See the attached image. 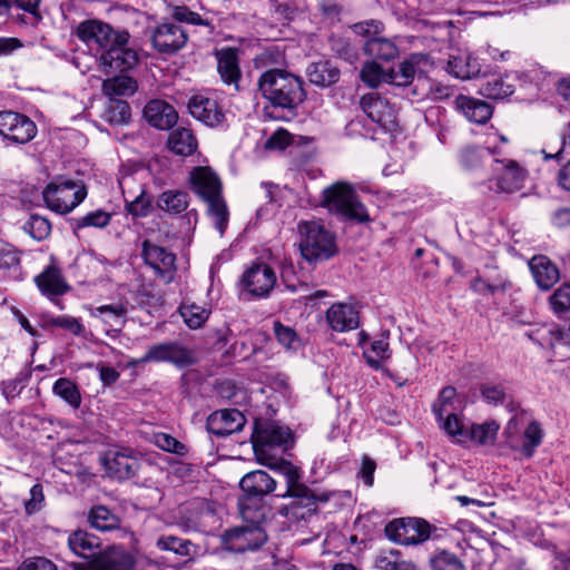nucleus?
<instances>
[{
  "label": "nucleus",
  "instance_id": "nucleus-60",
  "mask_svg": "<svg viewBox=\"0 0 570 570\" xmlns=\"http://www.w3.org/2000/svg\"><path fill=\"white\" fill-rule=\"evenodd\" d=\"M111 219V216L109 213L97 209L94 212H90L86 214L85 216L78 218L75 220L77 228H83V227H97L102 228L106 227Z\"/></svg>",
  "mask_w": 570,
  "mask_h": 570
},
{
  "label": "nucleus",
  "instance_id": "nucleus-41",
  "mask_svg": "<svg viewBox=\"0 0 570 570\" xmlns=\"http://www.w3.org/2000/svg\"><path fill=\"white\" fill-rule=\"evenodd\" d=\"M156 547L161 551H170L179 557L191 558L196 553V546L188 539L171 534H163L156 541Z\"/></svg>",
  "mask_w": 570,
  "mask_h": 570
},
{
  "label": "nucleus",
  "instance_id": "nucleus-12",
  "mask_svg": "<svg viewBox=\"0 0 570 570\" xmlns=\"http://www.w3.org/2000/svg\"><path fill=\"white\" fill-rule=\"evenodd\" d=\"M360 107L366 117L383 132H394L397 129L396 109L390 101L376 92L363 95Z\"/></svg>",
  "mask_w": 570,
  "mask_h": 570
},
{
  "label": "nucleus",
  "instance_id": "nucleus-44",
  "mask_svg": "<svg viewBox=\"0 0 570 570\" xmlns=\"http://www.w3.org/2000/svg\"><path fill=\"white\" fill-rule=\"evenodd\" d=\"M90 525L99 531H110L119 527V518L104 505L91 508L88 514Z\"/></svg>",
  "mask_w": 570,
  "mask_h": 570
},
{
  "label": "nucleus",
  "instance_id": "nucleus-15",
  "mask_svg": "<svg viewBox=\"0 0 570 570\" xmlns=\"http://www.w3.org/2000/svg\"><path fill=\"white\" fill-rule=\"evenodd\" d=\"M187 39L185 29L175 22L159 23L150 31L153 48L160 53H176L185 47Z\"/></svg>",
  "mask_w": 570,
  "mask_h": 570
},
{
  "label": "nucleus",
  "instance_id": "nucleus-2",
  "mask_svg": "<svg viewBox=\"0 0 570 570\" xmlns=\"http://www.w3.org/2000/svg\"><path fill=\"white\" fill-rule=\"evenodd\" d=\"M293 444V434L288 428L275 422L257 424L253 433V448L258 462L281 474V464L291 463L276 458V451L285 452Z\"/></svg>",
  "mask_w": 570,
  "mask_h": 570
},
{
  "label": "nucleus",
  "instance_id": "nucleus-53",
  "mask_svg": "<svg viewBox=\"0 0 570 570\" xmlns=\"http://www.w3.org/2000/svg\"><path fill=\"white\" fill-rule=\"evenodd\" d=\"M432 570H465L462 561L448 551H440L430 559Z\"/></svg>",
  "mask_w": 570,
  "mask_h": 570
},
{
  "label": "nucleus",
  "instance_id": "nucleus-19",
  "mask_svg": "<svg viewBox=\"0 0 570 570\" xmlns=\"http://www.w3.org/2000/svg\"><path fill=\"white\" fill-rule=\"evenodd\" d=\"M277 282L274 269L265 264L257 263L247 268L242 277L245 289L255 297H267Z\"/></svg>",
  "mask_w": 570,
  "mask_h": 570
},
{
  "label": "nucleus",
  "instance_id": "nucleus-43",
  "mask_svg": "<svg viewBox=\"0 0 570 570\" xmlns=\"http://www.w3.org/2000/svg\"><path fill=\"white\" fill-rule=\"evenodd\" d=\"M136 90L137 82L128 76L112 77L102 82V91L110 99H114V97L131 96Z\"/></svg>",
  "mask_w": 570,
  "mask_h": 570
},
{
  "label": "nucleus",
  "instance_id": "nucleus-57",
  "mask_svg": "<svg viewBox=\"0 0 570 570\" xmlns=\"http://www.w3.org/2000/svg\"><path fill=\"white\" fill-rule=\"evenodd\" d=\"M389 356V343L385 340L372 342L371 348L364 352L366 363L375 370H379L381 367L382 360L387 358Z\"/></svg>",
  "mask_w": 570,
  "mask_h": 570
},
{
  "label": "nucleus",
  "instance_id": "nucleus-23",
  "mask_svg": "<svg viewBox=\"0 0 570 570\" xmlns=\"http://www.w3.org/2000/svg\"><path fill=\"white\" fill-rule=\"evenodd\" d=\"M128 41H121L111 46L99 59L100 66L107 72H124L134 68L138 62L137 52L129 48Z\"/></svg>",
  "mask_w": 570,
  "mask_h": 570
},
{
  "label": "nucleus",
  "instance_id": "nucleus-7",
  "mask_svg": "<svg viewBox=\"0 0 570 570\" xmlns=\"http://www.w3.org/2000/svg\"><path fill=\"white\" fill-rule=\"evenodd\" d=\"M73 35L98 57V60L115 43L129 40L127 31H117L109 23L99 19L80 21L75 28Z\"/></svg>",
  "mask_w": 570,
  "mask_h": 570
},
{
  "label": "nucleus",
  "instance_id": "nucleus-55",
  "mask_svg": "<svg viewBox=\"0 0 570 570\" xmlns=\"http://www.w3.org/2000/svg\"><path fill=\"white\" fill-rule=\"evenodd\" d=\"M130 106L128 102L118 99H110L106 110V118L111 124H125L130 119Z\"/></svg>",
  "mask_w": 570,
  "mask_h": 570
},
{
  "label": "nucleus",
  "instance_id": "nucleus-10",
  "mask_svg": "<svg viewBox=\"0 0 570 570\" xmlns=\"http://www.w3.org/2000/svg\"><path fill=\"white\" fill-rule=\"evenodd\" d=\"M493 176L490 187L497 193L513 194L524 187L528 170L518 161L509 158H493Z\"/></svg>",
  "mask_w": 570,
  "mask_h": 570
},
{
  "label": "nucleus",
  "instance_id": "nucleus-58",
  "mask_svg": "<svg viewBox=\"0 0 570 570\" xmlns=\"http://www.w3.org/2000/svg\"><path fill=\"white\" fill-rule=\"evenodd\" d=\"M206 518H213V513L212 511L206 508V507H202L199 509V511H197L195 513V515H190V517H187V518H183L178 525L185 531V532H190V531H206V524H205V519Z\"/></svg>",
  "mask_w": 570,
  "mask_h": 570
},
{
  "label": "nucleus",
  "instance_id": "nucleus-3",
  "mask_svg": "<svg viewBox=\"0 0 570 570\" xmlns=\"http://www.w3.org/2000/svg\"><path fill=\"white\" fill-rule=\"evenodd\" d=\"M276 485V479L263 470L252 471L242 478L239 487L244 494L238 501V507L244 521H265L266 507L263 499L273 493Z\"/></svg>",
  "mask_w": 570,
  "mask_h": 570
},
{
  "label": "nucleus",
  "instance_id": "nucleus-54",
  "mask_svg": "<svg viewBox=\"0 0 570 570\" xmlns=\"http://www.w3.org/2000/svg\"><path fill=\"white\" fill-rule=\"evenodd\" d=\"M360 77L368 87L376 88L385 82L386 72L375 61H367L362 67Z\"/></svg>",
  "mask_w": 570,
  "mask_h": 570
},
{
  "label": "nucleus",
  "instance_id": "nucleus-51",
  "mask_svg": "<svg viewBox=\"0 0 570 570\" xmlns=\"http://www.w3.org/2000/svg\"><path fill=\"white\" fill-rule=\"evenodd\" d=\"M439 424L456 442L462 443L469 440V430L463 425L458 413L445 416Z\"/></svg>",
  "mask_w": 570,
  "mask_h": 570
},
{
  "label": "nucleus",
  "instance_id": "nucleus-32",
  "mask_svg": "<svg viewBox=\"0 0 570 570\" xmlns=\"http://www.w3.org/2000/svg\"><path fill=\"white\" fill-rule=\"evenodd\" d=\"M217 70L226 85L234 86L238 89L240 69L236 49L226 48L217 52Z\"/></svg>",
  "mask_w": 570,
  "mask_h": 570
},
{
  "label": "nucleus",
  "instance_id": "nucleus-8",
  "mask_svg": "<svg viewBox=\"0 0 570 570\" xmlns=\"http://www.w3.org/2000/svg\"><path fill=\"white\" fill-rule=\"evenodd\" d=\"M301 233L299 248L308 262L328 259L337 252L334 236L317 222H304L298 226Z\"/></svg>",
  "mask_w": 570,
  "mask_h": 570
},
{
  "label": "nucleus",
  "instance_id": "nucleus-17",
  "mask_svg": "<svg viewBox=\"0 0 570 570\" xmlns=\"http://www.w3.org/2000/svg\"><path fill=\"white\" fill-rule=\"evenodd\" d=\"M141 256L145 263L150 266L155 274L166 284L174 281L176 274V256L171 252L150 240H144Z\"/></svg>",
  "mask_w": 570,
  "mask_h": 570
},
{
  "label": "nucleus",
  "instance_id": "nucleus-34",
  "mask_svg": "<svg viewBox=\"0 0 570 570\" xmlns=\"http://www.w3.org/2000/svg\"><path fill=\"white\" fill-rule=\"evenodd\" d=\"M462 406V401L458 397L455 387L445 386L441 390L438 399L434 401L432 411L436 421L441 423L445 416L460 412Z\"/></svg>",
  "mask_w": 570,
  "mask_h": 570
},
{
  "label": "nucleus",
  "instance_id": "nucleus-25",
  "mask_svg": "<svg viewBox=\"0 0 570 570\" xmlns=\"http://www.w3.org/2000/svg\"><path fill=\"white\" fill-rule=\"evenodd\" d=\"M326 322L335 332H348L358 327V311L353 304L334 303L326 311Z\"/></svg>",
  "mask_w": 570,
  "mask_h": 570
},
{
  "label": "nucleus",
  "instance_id": "nucleus-22",
  "mask_svg": "<svg viewBox=\"0 0 570 570\" xmlns=\"http://www.w3.org/2000/svg\"><path fill=\"white\" fill-rule=\"evenodd\" d=\"M246 423L244 414L237 409H224L212 413L206 423L210 434L223 438L240 431Z\"/></svg>",
  "mask_w": 570,
  "mask_h": 570
},
{
  "label": "nucleus",
  "instance_id": "nucleus-36",
  "mask_svg": "<svg viewBox=\"0 0 570 570\" xmlns=\"http://www.w3.org/2000/svg\"><path fill=\"white\" fill-rule=\"evenodd\" d=\"M363 50L366 56L390 61L399 56V48L393 40L384 37H372L363 43Z\"/></svg>",
  "mask_w": 570,
  "mask_h": 570
},
{
  "label": "nucleus",
  "instance_id": "nucleus-20",
  "mask_svg": "<svg viewBox=\"0 0 570 570\" xmlns=\"http://www.w3.org/2000/svg\"><path fill=\"white\" fill-rule=\"evenodd\" d=\"M189 114L208 127H219L226 121L223 108L217 100L204 94L193 96L188 101Z\"/></svg>",
  "mask_w": 570,
  "mask_h": 570
},
{
  "label": "nucleus",
  "instance_id": "nucleus-26",
  "mask_svg": "<svg viewBox=\"0 0 570 570\" xmlns=\"http://www.w3.org/2000/svg\"><path fill=\"white\" fill-rule=\"evenodd\" d=\"M129 309L128 302H118L91 308L90 315L99 320L108 331L120 332L127 322Z\"/></svg>",
  "mask_w": 570,
  "mask_h": 570
},
{
  "label": "nucleus",
  "instance_id": "nucleus-29",
  "mask_svg": "<svg viewBox=\"0 0 570 570\" xmlns=\"http://www.w3.org/2000/svg\"><path fill=\"white\" fill-rule=\"evenodd\" d=\"M134 183L132 177H125L120 180L126 209L129 214L136 217H145L149 213L150 199L146 196L142 185H138L137 191L130 188Z\"/></svg>",
  "mask_w": 570,
  "mask_h": 570
},
{
  "label": "nucleus",
  "instance_id": "nucleus-30",
  "mask_svg": "<svg viewBox=\"0 0 570 570\" xmlns=\"http://www.w3.org/2000/svg\"><path fill=\"white\" fill-rule=\"evenodd\" d=\"M529 267L537 285L543 291L550 289L560 279L558 267L547 256L532 257Z\"/></svg>",
  "mask_w": 570,
  "mask_h": 570
},
{
  "label": "nucleus",
  "instance_id": "nucleus-64",
  "mask_svg": "<svg viewBox=\"0 0 570 570\" xmlns=\"http://www.w3.org/2000/svg\"><path fill=\"white\" fill-rule=\"evenodd\" d=\"M156 445L167 452L184 455L186 453V446L176 440L174 436L166 433H158L155 435Z\"/></svg>",
  "mask_w": 570,
  "mask_h": 570
},
{
  "label": "nucleus",
  "instance_id": "nucleus-56",
  "mask_svg": "<svg viewBox=\"0 0 570 570\" xmlns=\"http://www.w3.org/2000/svg\"><path fill=\"white\" fill-rule=\"evenodd\" d=\"M511 283L505 278L495 279L493 282L483 278H475L471 283V288L482 295H493L497 292H505Z\"/></svg>",
  "mask_w": 570,
  "mask_h": 570
},
{
  "label": "nucleus",
  "instance_id": "nucleus-27",
  "mask_svg": "<svg viewBox=\"0 0 570 570\" xmlns=\"http://www.w3.org/2000/svg\"><path fill=\"white\" fill-rule=\"evenodd\" d=\"M144 117L155 128L166 130L176 125L178 115L168 102L159 99L150 100L144 108Z\"/></svg>",
  "mask_w": 570,
  "mask_h": 570
},
{
  "label": "nucleus",
  "instance_id": "nucleus-31",
  "mask_svg": "<svg viewBox=\"0 0 570 570\" xmlns=\"http://www.w3.org/2000/svg\"><path fill=\"white\" fill-rule=\"evenodd\" d=\"M446 71L455 78L464 80L479 76L481 73V66L472 53L459 51L455 55H450Z\"/></svg>",
  "mask_w": 570,
  "mask_h": 570
},
{
  "label": "nucleus",
  "instance_id": "nucleus-9",
  "mask_svg": "<svg viewBox=\"0 0 570 570\" xmlns=\"http://www.w3.org/2000/svg\"><path fill=\"white\" fill-rule=\"evenodd\" d=\"M86 196L85 186L61 177L50 181L42 191L47 207L61 215L72 212Z\"/></svg>",
  "mask_w": 570,
  "mask_h": 570
},
{
  "label": "nucleus",
  "instance_id": "nucleus-4",
  "mask_svg": "<svg viewBox=\"0 0 570 570\" xmlns=\"http://www.w3.org/2000/svg\"><path fill=\"white\" fill-rule=\"evenodd\" d=\"M193 190L207 204V213L220 236L229 219V212L222 195V183L209 167H196L190 171Z\"/></svg>",
  "mask_w": 570,
  "mask_h": 570
},
{
  "label": "nucleus",
  "instance_id": "nucleus-24",
  "mask_svg": "<svg viewBox=\"0 0 570 570\" xmlns=\"http://www.w3.org/2000/svg\"><path fill=\"white\" fill-rule=\"evenodd\" d=\"M35 283L39 291L50 299L70 291L61 269L53 262L35 277Z\"/></svg>",
  "mask_w": 570,
  "mask_h": 570
},
{
  "label": "nucleus",
  "instance_id": "nucleus-5",
  "mask_svg": "<svg viewBox=\"0 0 570 570\" xmlns=\"http://www.w3.org/2000/svg\"><path fill=\"white\" fill-rule=\"evenodd\" d=\"M281 475L285 478L286 490L279 493L278 498H291L288 505L281 509V514L292 521H299L309 518L317 511L313 490L301 482V473L292 463L281 464Z\"/></svg>",
  "mask_w": 570,
  "mask_h": 570
},
{
  "label": "nucleus",
  "instance_id": "nucleus-39",
  "mask_svg": "<svg viewBox=\"0 0 570 570\" xmlns=\"http://www.w3.org/2000/svg\"><path fill=\"white\" fill-rule=\"evenodd\" d=\"M20 252L12 247L0 249V281L20 279Z\"/></svg>",
  "mask_w": 570,
  "mask_h": 570
},
{
  "label": "nucleus",
  "instance_id": "nucleus-50",
  "mask_svg": "<svg viewBox=\"0 0 570 570\" xmlns=\"http://www.w3.org/2000/svg\"><path fill=\"white\" fill-rule=\"evenodd\" d=\"M479 92L489 99H503L514 92V86L503 78H491L481 85Z\"/></svg>",
  "mask_w": 570,
  "mask_h": 570
},
{
  "label": "nucleus",
  "instance_id": "nucleus-52",
  "mask_svg": "<svg viewBox=\"0 0 570 570\" xmlns=\"http://www.w3.org/2000/svg\"><path fill=\"white\" fill-rule=\"evenodd\" d=\"M180 315L189 328H199L208 318L209 312L196 304H183Z\"/></svg>",
  "mask_w": 570,
  "mask_h": 570
},
{
  "label": "nucleus",
  "instance_id": "nucleus-61",
  "mask_svg": "<svg viewBox=\"0 0 570 570\" xmlns=\"http://www.w3.org/2000/svg\"><path fill=\"white\" fill-rule=\"evenodd\" d=\"M549 302L554 313L570 311V285L563 284L557 288L550 296Z\"/></svg>",
  "mask_w": 570,
  "mask_h": 570
},
{
  "label": "nucleus",
  "instance_id": "nucleus-1",
  "mask_svg": "<svg viewBox=\"0 0 570 570\" xmlns=\"http://www.w3.org/2000/svg\"><path fill=\"white\" fill-rule=\"evenodd\" d=\"M257 86L262 96L275 108L292 111L306 99L302 78L284 69L266 70L259 76Z\"/></svg>",
  "mask_w": 570,
  "mask_h": 570
},
{
  "label": "nucleus",
  "instance_id": "nucleus-38",
  "mask_svg": "<svg viewBox=\"0 0 570 570\" xmlns=\"http://www.w3.org/2000/svg\"><path fill=\"white\" fill-rule=\"evenodd\" d=\"M168 147L176 155L189 156L197 149V139L187 128H178L170 132Z\"/></svg>",
  "mask_w": 570,
  "mask_h": 570
},
{
  "label": "nucleus",
  "instance_id": "nucleus-11",
  "mask_svg": "<svg viewBox=\"0 0 570 570\" xmlns=\"http://www.w3.org/2000/svg\"><path fill=\"white\" fill-rule=\"evenodd\" d=\"M247 524L227 530L223 543L228 551L243 553L261 548L267 540L262 522L245 521Z\"/></svg>",
  "mask_w": 570,
  "mask_h": 570
},
{
  "label": "nucleus",
  "instance_id": "nucleus-46",
  "mask_svg": "<svg viewBox=\"0 0 570 570\" xmlns=\"http://www.w3.org/2000/svg\"><path fill=\"white\" fill-rule=\"evenodd\" d=\"M568 132L564 130L559 136H551L544 144L541 150L544 160L556 159L563 160L570 156V145L567 142Z\"/></svg>",
  "mask_w": 570,
  "mask_h": 570
},
{
  "label": "nucleus",
  "instance_id": "nucleus-40",
  "mask_svg": "<svg viewBox=\"0 0 570 570\" xmlns=\"http://www.w3.org/2000/svg\"><path fill=\"white\" fill-rule=\"evenodd\" d=\"M188 204L189 196L181 190H166L157 199V207L169 215L181 214Z\"/></svg>",
  "mask_w": 570,
  "mask_h": 570
},
{
  "label": "nucleus",
  "instance_id": "nucleus-18",
  "mask_svg": "<svg viewBox=\"0 0 570 570\" xmlns=\"http://www.w3.org/2000/svg\"><path fill=\"white\" fill-rule=\"evenodd\" d=\"M168 362L176 366H187L193 363L191 352L178 342H165L155 344L148 348L137 364Z\"/></svg>",
  "mask_w": 570,
  "mask_h": 570
},
{
  "label": "nucleus",
  "instance_id": "nucleus-13",
  "mask_svg": "<svg viewBox=\"0 0 570 570\" xmlns=\"http://www.w3.org/2000/svg\"><path fill=\"white\" fill-rule=\"evenodd\" d=\"M385 533L392 541L402 546H412L426 541L431 525L422 519H396L387 523Z\"/></svg>",
  "mask_w": 570,
  "mask_h": 570
},
{
  "label": "nucleus",
  "instance_id": "nucleus-48",
  "mask_svg": "<svg viewBox=\"0 0 570 570\" xmlns=\"http://www.w3.org/2000/svg\"><path fill=\"white\" fill-rule=\"evenodd\" d=\"M500 425L495 421H487L482 424H472L469 430V440L480 445L493 444Z\"/></svg>",
  "mask_w": 570,
  "mask_h": 570
},
{
  "label": "nucleus",
  "instance_id": "nucleus-16",
  "mask_svg": "<svg viewBox=\"0 0 570 570\" xmlns=\"http://www.w3.org/2000/svg\"><path fill=\"white\" fill-rule=\"evenodd\" d=\"M104 465L110 478L125 481L138 474L141 459L129 449L109 451L104 459Z\"/></svg>",
  "mask_w": 570,
  "mask_h": 570
},
{
  "label": "nucleus",
  "instance_id": "nucleus-45",
  "mask_svg": "<svg viewBox=\"0 0 570 570\" xmlns=\"http://www.w3.org/2000/svg\"><path fill=\"white\" fill-rule=\"evenodd\" d=\"M379 570H420L413 562L404 560L399 550H389L380 553L375 559Z\"/></svg>",
  "mask_w": 570,
  "mask_h": 570
},
{
  "label": "nucleus",
  "instance_id": "nucleus-62",
  "mask_svg": "<svg viewBox=\"0 0 570 570\" xmlns=\"http://www.w3.org/2000/svg\"><path fill=\"white\" fill-rule=\"evenodd\" d=\"M483 400L491 405L503 404L507 397L503 385L494 383H484L480 386Z\"/></svg>",
  "mask_w": 570,
  "mask_h": 570
},
{
  "label": "nucleus",
  "instance_id": "nucleus-49",
  "mask_svg": "<svg viewBox=\"0 0 570 570\" xmlns=\"http://www.w3.org/2000/svg\"><path fill=\"white\" fill-rule=\"evenodd\" d=\"M52 391L56 395L61 397L71 407L78 409L81 404V394L72 381L66 377L57 380L53 384Z\"/></svg>",
  "mask_w": 570,
  "mask_h": 570
},
{
  "label": "nucleus",
  "instance_id": "nucleus-35",
  "mask_svg": "<svg viewBox=\"0 0 570 570\" xmlns=\"http://www.w3.org/2000/svg\"><path fill=\"white\" fill-rule=\"evenodd\" d=\"M71 551L85 559H91L100 548V539L83 530L72 532L68 538Z\"/></svg>",
  "mask_w": 570,
  "mask_h": 570
},
{
  "label": "nucleus",
  "instance_id": "nucleus-14",
  "mask_svg": "<svg viewBox=\"0 0 570 570\" xmlns=\"http://www.w3.org/2000/svg\"><path fill=\"white\" fill-rule=\"evenodd\" d=\"M38 132L35 121L24 114L6 110L0 111V135L4 140L24 145Z\"/></svg>",
  "mask_w": 570,
  "mask_h": 570
},
{
  "label": "nucleus",
  "instance_id": "nucleus-47",
  "mask_svg": "<svg viewBox=\"0 0 570 570\" xmlns=\"http://www.w3.org/2000/svg\"><path fill=\"white\" fill-rule=\"evenodd\" d=\"M499 153L490 147H466L461 154V163L465 168L475 169L488 160L497 158Z\"/></svg>",
  "mask_w": 570,
  "mask_h": 570
},
{
  "label": "nucleus",
  "instance_id": "nucleus-42",
  "mask_svg": "<svg viewBox=\"0 0 570 570\" xmlns=\"http://www.w3.org/2000/svg\"><path fill=\"white\" fill-rule=\"evenodd\" d=\"M134 304H129V308L139 307L150 313L153 308L163 305V296L155 292L151 285L142 284L132 292Z\"/></svg>",
  "mask_w": 570,
  "mask_h": 570
},
{
  "label": "nucleus",
  "instance_id": "nucleus-28",
  "mask_svg": "<svg viewBox=\"0 0 570 570\" xmlns=\"http://www.w3.org/2000/svg\"><path fill=\"white\" fill-rule=\"evenodd\" d=\"M454 106L459 112L474 124L488 122L493 114L490 104L465 95H459L454 100Z\"/></svg>",
  "mask_w": 570,
  "mask_h": 570
},
{
  "label": "nucleus",
  "instance_id": "nucleus-21",
  "mask_svg": "<svg viewBox=\"0 0 570 570\" xmlns=\"http://www.w3.org/2000/svg\"><path fill=\"white\" fill-rule=\"evenodd\" d=\"M134 557L121 547H109L99 551L83 564L85 570H132Z\"/></svg>",
  "mask_w": 570,
  "mask_h": 570
},
{
  "label": "nucleus",
  "instance_id": "nucleus-33",
  "mask_svg": "<svg viewBox=\"0 0 570 570\" xmlns=\"http://www.w3.org/2000/svg\"><path fill=\"white\" fill-rule=\"evenodd\" d=\"M306 76L311 83L327 88L340 80L341 71L330 60H320L308 65Z\"/></svg>",
  "mask_w": 570,
  "mask_h": 570
},
{
  "label": "nucleus",
  "instance_id": "nucleus-37",
  "mask_svg": "<svg viewBox=\"0 0 570 570\" xmlns=\"http://www.w3.org/2000/svg\"><path fill=\"white\" fill-rule=\"evenodd\" d=\"M542 430L537 422H531L523 432L521 440L509 441V446L515 451H519L524 458H531L535 449L542 442Z\"/></svg>",
  "mask_w": 570,
  "mask_h": 570
},
{
  "label": "nucleus",
  "instance_id": "nucleus-59",
  "mask_svg": "<svg viewBox=\"0 0 570 570\" xmlns=\"http://www.w3.org/2000/svg\"><path fill=\"white\" fill-rule=\"evenodd\" d=\"M23 228L35 239L41 240L50 234L51 225L47 218L39 215H31Z\"/></svg>",
  "mask_w": 570,
  "mask_h": 570
},
{
  "label": "nucleus",
  "instance_id": "nucleus-6",
  "mask_svg": "<svg viewBox=\"0 0 570 570\" xmlns=\"http://www.w3.org/2000/svg\"><path fill=\"white\" fill-rule=\"evenodd\" d=\"M322 205L346 220L365 223L370 216L358 199L354 187L345 181H337L323 190Z\"/></svg>",
  "mask_w": 570,
  "mask_h": 570
},
{
  "label": "nucleus",
  "instance_id": "nucleus-63",
  "mask_svg": "<svg viewBox=\"0 0 570 570\" xmlns=\"http://www.w3.org/2000/svg\"><path fill=\"white\" fill-rule=\"evenodd\" d=\"M274 333L277 341L286 348H296L299 341L294 328L285 326L281 322L274 323Z\"/></svg>",
  "mask_w": 570,
  "mask_h": 570
}]
</instances>
